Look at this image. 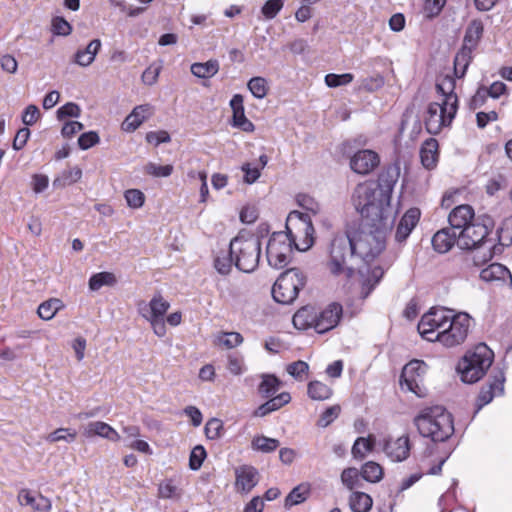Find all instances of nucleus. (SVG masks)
I'll return each instance as SVG.
<instances>
[{
	"instance_id": "1",
	"label": "nucleus",
	"mask_w": 512,
	"mask_h": 512,
	"mask_svg": "<svg viewBox=\"0 0 512 512\" xmlns=\"http://www.w3.org/2000/svg\"><path fill=\"white\" fill-rule=\"evenodd\" d=\"M450 228L457 233V245L472 250L483 245L494 229L495 223L487 214L476 215L469 204H460L448 214Z\"/></svg>"
},
{
	"instance_id": "2",
	"label": "nucleus",
	"mask_w": 512,
	"mask_h": 512,
	"mask_svg": "<svg viewBox=\"0 0 512 512\" xmlns=\"http://www.w3.org/2000/svg\"><path fill=\"white\" fill-rule=\"evenodd\" d=\"M392 221L378 222L364 220L345 232L357 257L365 262L376 258L385 249L387 233L392 228Z\"/></svg>"
},
{
	"instance_id": "3",
	"label": "nucleus",
	"mask_w": 512,
	"mask_h": 512,
	"mask_svg": "<svg viewBox=\"0 0 512 512\" xmlns=\"http://www.w3.org/2000/svg\"><path fill=\"white\" fill-rule=\"evenodd\" d=\"M351 204L361 216L360 221H394L391 205L378 192L373 180L358 183L351 194Z\"/></svg>"
},
{
	"instance_id": "4",
	"label": "nucleus",
	"mask_w": 512,
	"mask_h": 512,
	"mask_svg": "<svg viewBox=\"0 0 512 512\" xmlns=\"http://www.w3.org/2000/svg\"><path fill=\"white\" fill-rule=\"evenodd\" d=\"M418 433L434 443L445 442L454 434L452 414L440 405L422 408L413 419Z\"/></svg>"
},
{
	"instance_id": "5",
	"label": "nucleus",
	"mask_w": 512,
	"mask_h": 512,
	"mask_svg": "<svg viewBox=\"0 0 512 512\" xmlns=\"http://www.w3.org/2000/svg\"><path fill=\"white\" fill-rule=\"evenodd\" d=\"M355 257L357 255L346 232L344 234H337L329 245L328 258L325 265L332 275H343L350 279L355 275V268L352 265V260Z\"/></svg>"
},
{
	"instance_id": "6",
	"label": "nucleus",
	"mask_w": 512,
	"mask_h": 512,
	"mask_svg": "<svg viewBox=\"0 0 512 512\" xmlns=\"http://www.w3.org/2000/svg\"><path fill=\"white\" fill-rule=\"evenodd\" d=\"M492 361V350L486 344L481 343L465 354L459 361L457 370L463 382L475 383L485 375Z\"/></svg>"
},
{
	"instance_id": "7",
	"label": "nucleus",
	"mask_w": 512,
	"mask_h": 512,
	"mask_svg": "<svg viewBox=\"0 0 512 512\" xmlns=\"http://www.w3.org/2000/svg\"><path fill=\"white\" fill-rule=\"evenodd\" d=\"M230 254L235 257V266L246 273L254 271L259 264L261 241L259 236L238 235L230 242Z\"/></svg>"
},
{
	"instance_id": "8",
	"label": "nucleus",
	"mask_w": 512,
	"mask_h": 512,
	"mask_svg": "<svg viewBox=\"0 0 512 512\" xmlns=\"http://www.w3.org/2000/svg\"><path fill=\"white\" fill-rule=\"evenodd\" d=\"M286 234L299 251H306L314 244V227L308 214L292 211L286 219Z\"/></svg>"
},
{
	"instance_id": "9",
	"label": "nucleus",
	"mask_w": 512,
	"mask_h": 512,
	"mask_svg": "<svg viewBox=\"0 0 512 512\" xmlns=\"http://www.w3.org/2000/svg\"><path fill=\"white\" fill-rule=\"evenodd\" d=\"M306 285V276L298 268H291L283 273L275 281L272 287L274 300L281 304H291L296 300L300 290Z\"/></svg>"
},
{
	"instance_id": "10",
	"label": "nucleus",
	"mask_w": 512,
	"mask_h": 512,
	"mask_svg": "<svg viewBox=\"0 0 512 512\" xmlns=\"http://www.w3.org/2000/svg\"><path fill=\"white\" fill-rule=\"evenodd\" d=\"M448 323L440 331V343L445 347H455L462 344L467 338L471 317L465 312L451 310Z\"/></svg>"
},
{
	"instance_id": "11",
	"label": "nucleus",
	"mask_w": 512,
	"mask_h": 512,
	"mask_svg": "<svg viewBox=\"0 0 512 512\" xmlns=\"http://www.w3.org/2000/svg\"><path fill=\"white\" fill-rule=\"evenodd\" d=\"M458 111V106L446 104V101L432 102L428 105L424 124L427 132L432 135L439 134L443 128L449 127Z\"/></svg>"
},
{
	"instance_id": "12",
	"label": "nucleus",
	"mask_w": 512,
	"mask_h": 512,
	"mask_svg": "<svg viewBox=\"0 0 512 512\" xmlns=\"http://www.w3.org/2000/svg\"><path fill=\"white\" fill-rule=\"evenodd\" d=\"M451 309L431 307L424 313L417 325L419 334L427 341L440 343V331L448 323Z\"/></svg>"
},
{
	"instance_id": "13",
	"label": "nucleus",
	"mask_w": 512,
	"mask_h": 512,
	"mask_svg": "<svg viewBox=\"0 0 512 512\" xmlns=\"http://www.w3.org/2000/svg\"><path fill=\"white\" fill-rule=\"evenodd\" d=\"M292 243L293 241L285 232H274L266 247L269 265L277 269L285 267L289 263L293 252Z\"/></svg>"
},
{
	"instance_id": "14",
	"label": "nucleus",
	"mask_w": 512,
	"mask_h": 512,
	"mask_svg": "<svg viewBox=\"0 0 512 512\" xmlns=\"http://www.w3.org/2000/svg\"><path fill=\"white\" fill-rule=\"evenodd\" d=\"M427 366L424 361L412 360L407 363L400 376V386L404 387L414 393L418 397H425L428 393V389L425 385V374Z\"/></svg>"
},
{
	"instance_id": "15",
	"label": "nucleus",
	"mask_w": 512,
	"mask_h": 512,
	"mask_svg": "<svg viewBox=\"0 0 512 512\" xmlns=\"http://www.w3.org/2000/svg\"><path fill=\"white\" fill-rule=\"evenodd\" d=\"M504 384L505 375L503 371L498 370L491 374L485 384L482 385L476 398L475 405L477 407V411L489 404L495 397L502 396L504 393Z\"/></svg>"
},
{
	"instance_id": "16",
	"label": "nucleus",
	"mask_w": 512,
	"mask_h": 512,
	"mask_svg": "<svg viewBox=\"0 0 512 512\" xmlns=\"http://www.w3.org/2000/svg\"><path fill=\"white\" fill-rule=\"evenodd\" d=\"M343 315L342 305L336 302L330 303L323 310L316 309V332L323 334L334 329Z\"/></svg>"
},
{
	"instance_id": "17",
	"label": "nucleus",
	"mask_w": 512,
	"mask_h": 512,
	"mask_svg": "<svg viewBox=\"0 0 512 512\" xmlns=\"http://www.w3.org/2000/svg\"><path fill=\"white\" fill-rule=\"evenodd\" d=\"M412 443L408 434L385 441L383 450L393 462H402L410 456Z\"/></svg>"
},
{
	"instance_id": "18",
	"label": "nucleus",
	"mask_w": 512,
	"mask_h": 512,
	"mask_svg": "<svg viewBox=\"0 0 512 512\" xmlns=\"http://www.w3.org/2000/svg\"><path fill=\"white\" fill-rule=\"evenodd\" d=\"M380 163L379 155L370 149L357 151L350 159V168L360 175L370 174Z\"/></svg>"
},
{
	"instance_id": "19",
	"label": "nucleus",
	"mask_w": 512,
	"mask_h": 512,
	"mask_svg": "<svg viewBox=\"0 0 512 512\" xmlns=\"http://www.w3.org/2000/svg\"><path fill=\"white\" fill-rule=\"evenodd\" d=\"M260 474L252 465H241L235 469V491L248 494L258 484Z\"/></svg>"
},
{
	"instance_id": "20",
	"label": "nucleus",
	"mask_w": 512,
	"mask_h": 512,
	"mask_svg": "<svg viewBox=\"0 0 512 512\" xmlns=\"http://www.w3.org/2000/svg\"><path fill=\"white\" fill-rule=\"evenodd\" d=\"M448 452L435 453L432 447H428L419 462V469L424 475H440L442 466L449 458Z\"/></svg>"
},
{
	"instance_id": "21",
	"label": "nucleus",
	"mask_w": 512,
	"mask_h": 512,
	"mask_svg": "<svg viewBox=\"0 0 512 512\" xmlns=\"http://www.w3.org/2000/svg\"><path fill=\"white\" fill-rule=\"evenodd\" d=\"M399 168L396 166H388L384 168L378 175L375 182L378 186V192L391 205L392 193L399 178Z\"/></svg>"
},
{
	"instance_id": "22",
	"label": "nucleus",
	"mask_w": 512,
	"mask_h": 512,
	"mask_svg": "<svg viewBox=\"0 0 512 512\" xmlns=\"http://www.w3.org/2000/svg\"><path fill=\"white\" fill-rule=\"evenodd\" d=\"M421 217V211L417 207L408 209L401 217L395 232V239L398 242L405 241L418 224Z\"/></svg>"
},
{
	"instance_id": "23",
	"label": "nucleus",
	"mask_w": 512,
	"mask_h": 512,
	"mask_svg": "<svg viewBox=\"0 0 512 512\" xmlns=\"http://www.w3.org/2000/svg\"><path fill=\"white\" fill-rule=\"evenodd\" d=\"M230 106L233 112L232 125L240 128L242 131L252 132L254 130V124L245 116L243 96L241 94H235L230 100Z\"/></svg>"
},
{
	"instance_id": "24",
	"label": "nucleus",
	"mask_w": 512,
	"mask_h": 512,
	"mask_svg": "<svg viewBox=\"0 0 512 512\" xmlns=\"http://www.w3.org/2000/svg\"><path fill=\"white\" fill-rule=\"evenodd\" d=\"M18 502L22 506H31L35 512H49L52 503L49 498L39 494L33 496L28 489H21L18 493Z\"/></svg>"
},
{
	"instance_id": "25",
	"label": "nucleus",
	"mask_w": 512,
	"mask_h": 512,
	"mask_svg": "<svg viewBox=\"0 0 512 512\" xmlns=\"http://www.w3.org/2000/svg\"><path fill=\"white\" fill-rule=\"evenodd\" d=\"M152 114V107L149 104L136 106L122 123V129L126 132H133Z\"/></svg>"
},
{
	"instance_id": "26",
	"label": "nucleus",
	"mask_w": 512,
	"mask_h": 512,
	"mask_svg": "<svg viewBox=\"0 0 512 512\" xmlns=\"http://www.w3.org/2000/svg\"><path fill=\"white\" fill-rule=\"evenodd\" d=\"M420 159L422 165L432 170L437 166L439 160V143L435 138L426 139L420 148Z\"/></svg>"
},
{
	"instance_id": "27",
	"label": "nucleus",
	"mask_w": 512,
	"mask_h": 512,
	"mask_svg": "<svg viewBox=\"0 0 512 512\" xmlns=\"http://www.w3.org/2000/svg\"><path fill=\"white\" fill-rule=\"evenodd\" d=\"M456 81L451 75H445L437 79L436 91L441 96V100L446 104L458 106V96L455 93Z\"/></svg>"
},
{
	"instance_id": "28",
	"label": "nucleus",
	"mask_w": 512,
	"mask_h": 512,
	"mask_svg": "<svg viewBox=\"0 0 512 512\" xmlns=\"http://www.w3.org/2000/svg\"><path fill=\"white\" fill-rule=\"evenodd\" d=\"M84 435L87 438L99 436L112 442L120 440L119 433L111 425L103 421L90 422L84 430Z\"/></svg>"
},
{
	"instance_id": "29",
	"label": "nucleus",
	"mask_w": 512,
	"mask_h": 512,
	"mask_svg": "<svg viewBox=\"0 0 512 512\" xmlns=\"http://www.w3.org/2000/svg\"><path fill=\"white\" fill-rule=\"evenodd\" d=\"M432 246L439 253H447L457 243V233L450 227L442 228L432 237Z\"/></svg>"
},
{
	"instance_id": "30",
	"label": "nucleus",
	"mask_w": 512,
	"mask_h": 512,
	"mask_svg": "<svg viewBox=\"0 0 512 512\" xmlns=\"http://www.w3.org/2000/svg\"><path fill=\"white\" fill-rule=\"evenodd\" d=\"M292 322L298 330L313 328L316 331V308L310 305L301 307L293 315Z\"/></svg>"
},
{
	"instance_id": "31",
	"label": "nucleus",
	"mask_w": 512,
	"mask_h": 512,
	"mask_svg": "<svg viewBox=\"0 0 512 512\" xmlns=\"http://www.w3.org/2000/svg\"><path fill=\"white\" fill-rule=\"evenodd\" d=\"M481 280L485 282L502 281L512 284V275L510 271L500 263H492L480 272Z\"/></svg>"
},
{
	"instance_id": "32",
	"label": "nucleus",
	"mask_w": 512,
	"mask_h": 512,
	"mask_svg": "<svg viewBox=\"0 0 512 512\" xmlns=\"http://www.w3.org/2000/svg\"><path fill=\"white\" fill-rule=\"evenodd\" d=\"M484 34V24L480 19H473L467 26L463 38V44L473 50L478 47Z\"/></svg>"
},
{
	"instance_id": "33",
	"label": "nucleus",
	"mask_w": 512,
	"mask_h": 512,
	"mask_svg": "<svg viewBox=\"0 0 512 512\" xmlns=\"http://www.w3.org/2000/svg\"><path fill=\"white\" fill-rule=\"evenodd\" d=\"M101 41L94 39L84 48L79 49L74 55V61L80 66L86 67L92 64L95 60V56L101 49Z\"/></svg>"
},
{
	"instance_id": "34",
	"label": "nucleus",
	"mask_w": 512,
	"mask_h": 512,
	"mask_svg": "<svg viewBox=\"0 0 512 512\" xmlns=\"http://www.w3.org/2000/svg\"><path fill=\"white\" fill-rule=\"evenodd\" d=\"M375 436L369 435L368 437H358L351 449V453L354 459L363 460L369 453L374 450L375 447Z\"/></svg>"
},
{
	"instance_id": "35",
	"label": "nucleus",
	"mask_w": 512,
	"mask_h": 512,
	"mask_svg": "<svg viewBox=\"0 0 512 512\" xmlns=\"http://www.w3.org/2000/svg\"><path fill=\"white\" fill-rule=\"evenodd\" d=\"M473 49L462 45L454 58V74L458 78L464 77L472 61Z\"/></svg>"
},
{
	"instance_id": "36",
	"label": "nucleus",
	"mask_w": 512,
	"mask_h": 512,
	"mask_svg": "<svg viewBox=\"0 0 512 512\" xmlns=\"http://www.w3.org/2000/svg\"><path fill=\"white\" fill-rule=\"evenodd\" d=\"M383 275L384 270L381 266H374L368 270V275L363 279L361 284V294L363 298H367L370 295Z\"/></svg>"
},
{
	"instance_id": "37",
	"label": "nucleus",
	"mask_w": 512,
	"mask_h": 512,
	"mask_svg": "<svg viewBox=\"0 0 512 512\" xmlns=\"http://www.w3.org/2000/svg\"><path fill=\"white\" fill-rule=\"evenodd\" d=\"M372 505L373 499L367 493L353 491L349 496V506L353 512H369Z\"/></svg>"
},
{
	"instance_id": "38",
	"label": "nucleus",
	"mask_w": 512,
	"mask_h": 512,
	"mask_svg": "<svg viewBox=\"0 0 512 512\" xmlns=\"http://www.w3.org/2000/svg\"><path fill=\"white\" fill-rule=\"evenodd\" d=\"M149 307V315L143 314V316L146 319H160L164 317L170 308V303L160 293H157L150 300Z\"/></svg>"
},
{
	"instance_id": "39",
	"label": "nucleus",
	"mask_w": 512,
	"mask_h": 512,
	"mask_svg": "<svg viewBox=\"0 0 512 512\" xmlns=\"http://www.w3.org/2000/svg\"><path fill=\"white\" fill-rule=\"evenodd\" d=\"M282 382L273 374H263L262 380L258 386V393L263 398H270L280 388Z\"/></svg>"
},
{
	"instance_id": "40",
	"label": "nucleus",
	"mask_w": 512,
	"mask_h": 512,
	"mask_svg": "<svg viewBox=\"0 0 512 512\" xmlns=\"http://www.w3.org/2000/svg\"><path fill=\"white\" fill-rule=\"evenodd\" d=\"M307 393L312 400L324 401L332 396L333 391L327 384L314 380L308 383Z\"/></svg>"
},
{
	"instance_id": "41",
	"label": "nucleus",
	"mask_w": 512,
	"mask_h": 512,
	"mask_svg": "<svg viewBox=\"0 0 512 512\" xmlns=\"http://www.w3.org/2000/svg\"><path fill=\"white\" fill-rule=\"evenodd\" d=\"M244 341L243 336L239 332H219L214 340V344L226 349H233L240 346Z\"/></svg>"
},
{
	"instance_id": "42",
	"label": "nucleus",
	"mask_w": 512,
	"mask_h": 512,
	"mask_svg": "<svg viewBox=\"0 0 512 512\" xmlns=\"http://www.w3.org/2000/svg\"><path fill=\"white\" fill-rule=\"evenodd\" d=\"M219 71V62L216 59L208 60L205 63H194L191 65V73L203 79L213 77Z\"/></svg>"
},
{
	"instance_id": "43",
	"label": "nucleus",
	"mask_w": 512,
	"mask_h": 512,
	"mask_svg": "<svg viewBox=\"0 0 512 512\" xmlns=\"http://www.w3.org/2000/svg\"><path fill=\"white\" fill-rule=\"evenodd\" d=\"M64 307L62 300L58 298H50L42 302L38 309V316L45 321L51 320L56 313Z\"/></svg>"
},
{
	"instance_id": "44",
	"label": "nucleus",
	"mask_w": 512,
	"mask_h": 512,
	"mask_svg": "<svg viewBox=\"0 0 512 512\" xmlns=\"http://www.w3.org/2000/svg\"><path fill=\"white\" fill-rule=\"evenodd\" d=\"M310 494V485L308 483H301L294 487L292 491L285 498V507L291 508L292 506L303 503Z\"/></svg>"
},
{
	"instance_id": "45",
	"label": "nucleus",
	"mask_w": 512,
	"mask_h": 512,
	"mask_svg": "<svg viewBox=\"0 0 512 512\" xmlns=\"http://www.w3.org/2000/svg\"><path fill=\"white\" fill-rule=\"evenodd\" d=\"M383 468L374 461H368L361 467L362 479L370 483H377L383 478Z\"/></svg>"
},
{
	"instance_id": "46",
	"label": "nucleus",
	"mask_w": 512,
	"mask_h": 512,
	"mask_svg": "<svg viewBox=\"0 0 512 512\" xmlns=\"http://www.w3.org/2000/svg\"><path fill=\"white\" fill-rule=\"evenodd\" d=\"M116 283V276L112 272H99L90 277L89 288L92 291H98L103 286H114Z\"/></svg>"
},
{
	"instance_id": "47",
	"label": "nucleus",
	"mask_w": 512,
	"mask_h": 512,
	"mask_svg": "<svg viewBox=\"0 0 512 512\" xmlns=\"http://www.w3.org/2000/svg\"><path fill=\"white\" fill-rule=\"evenodd\" d=\"M361 470L355 467L345 468L341 473L342 484L350 491L361 486Z\"/></svg>"
},
{
	"instance_id": "48",
	"label": "nucleus",
	"mask_w": 512,
	"mask_h": 512,
	"mask_svg": "<svg viewBox=\"0 0 512 512\" xmlns=\"http://www.w3.org/2000/svg\"><path fill=\"white\" fill-rule=\"evenodd\" d=\"M280 445V442L275 438H269L266 436H255L252 439L251 446L254 450L261 451L264 453H270L275 451Z\"/></svg>"
},
{
	"instance_id": "49",
	"label": "nucleus",
	"mask_w": 512,
	"mask_h": 512,
	"mask_svg": "<svg viewBox=\"0 0 512 512\" xmlns=\"http://www.w3.org/2000/svg\"><path fill=\"white\" fill-rule=\"evenodd\" d=\"M248 89L254 97L258 99L264 98L268 93L267 80L263 77H253L248 81Z\"/></svg>"
},
{
	"instance_id": "50",
	"label": "nucleus",
	"mask_w": 512,
	"mask_h": 512,
	"mask_svg": "<svg viewBox=\"0 0 512 512\" xmlns=\"http://www.w3.org/2000/svg\"><path fill=\"white\" fill-rule=\"evenodd\" d=\"M233 254H230V250L228 252H222L217 255L214 259V267L218 271V273L222 275H227L230 273L232 269V260Z\"/></svg>"
},
{
	"instance_id": "51",
	"label": "nucleus",
	"mask_w": 512,
	"mask_h": 512,
	"mask_svg": "<svg viewBox=\"0 0 512 512\" xmlns=\"http://www.w3.org/2000/svg\"><path fill=\"white\" fill-rule=\"evenodd\" d=\"M127 205L132 209L141 208L145 202V195L139 189H128L124 192Z\"/></svg>"
},
{
	"instance_id": "52",
	"label": "nucleus",
	"mask_w": 512,
	"mask_h": 512,
	"mask_svg": "<svg viewBox=\"0 0 512 512\" xmlns=\"http://www.w3.org/2000/svg\"><path fill=\"white\" fill-rule=\"evenodd\" d=\"M286 371L296 380L302 381L304 377L308 374L309 365L305 361L298 360L288 364L286 367Z\"/></svg>"
},
{
	"instance_id": "53",
	"label": "nucleus",
	"mask_w": 512,
	"mask_h": 512,
	"mask_svg": "<svg viewBox=\"0 0 512 512\" xmlns=\"http://www.w3.org/2000/svg\"><path fill=\"white\" fill-rule=\"evenodd\" d=\"M354 79V75L351 73L334 74L329 73L325 76V83L328 87L336 88L339 86L347 85Z\"/></svg>"
},
{
	"instance_id": "54",
	"label": "nucleus",
	"mask_w": 512,
	"mask_h": 512,
	"mask_svg": "<svg viewBox=\"0 0 512 512\" xmlns=\"http://www.w3.org/2000/svg\"><path fill=\"white\" fill-rule=\"evenodd\" d=\"M76 437H77L76 430H71L68 428H58L55 431H53L52 433H50L46 439H47V441H49L51 443H55V442H58L61 440H64L67 442H72L76 439Z\"/></svg>"
},
{
	"instance_id": "55",
	"label": "nucleus",
	"mask_w": 512,
	"mask_h": 512,
	"mask_svg": "<svg viewBox=\"0 0 512 512\" xmlns=\"http://www.w3.org/2000/svg\"><path fill=\"white\" fill-rule=\"evenodd\" d=\"M283 6V0H267L261 8V13L265 19H274Z\"/></svg>"
},
{
	"instance_id": "56",
	"label": "nucleus",
	"mask_w": 512,
	"mask_h": 512,
	"mask_svg": "<svg viewBox=\"0 0 512 512\" xmlns=\"http://www.w3.org/2000/svg\"><path fill=\"white\" fill-rule=\"evenodd\" d=\"M144 170L146 174L154 177H168L173 173L174 168L170 164L157 165L155 163L149 162L146 164Z\"/></svg>"
},
{
	"instance_id": "57",
	"label": "nucleus",
	"mask_w": 512,
	"mask_h": 512,
	"mask_svg": "<svg viewBox=\"0 0 512 512\" xmlns=\"http://www.w3.org/2000/svg\"><path fill=\"white\" fill-rule=\"evenodd\" d=\"M340 412L341 408L339 405L328 407L321 413L317 425L323 428L327 427L339 416Z\"/></svg>"
},
{
	"instance_id": "58",
	"label": "nucleus",
	"mask_w": 512,
	"mask_h": 512,
	"mask_svg": "<svg viewBox=\"0 0 512 512\" xmlns=\"http://www.w3.org/2000/svg\"><path fill=\"white\" fill-rule=\"evenodd\" d=\"M205 458H206L205 448L201 445L195 446L190 453V458H189L190 468L192 470H198L202 466Z\"/></svg>"
},
{
	"instance_id": "59",
	"label": "nucleus",
	"mask_w": 512,
	"mask_h": 512,
	"mask_svg": "<svg viewBox=\"0 0 512 512\" xmlns=\"http://www.w3.org/2000/svg\"><path fill=\"white\" fill-rule=\"evenodd\" d=\"M222 431L223 422L220 419L212 418L205 425V434L211 440L219 438Z\"/></svg>"
},
{
	"instance_id": "60",
	"label": "nucleus",
	"mask_w": 512,
	"mask_h": 512,
	"mask_svg": "<svg viewBox=\"0 0 512 512\" xmlns=\"http://www.w3.org/2000/svg\"><path fill=\"white\" fill-rule=\"evenodd\" d=\"M72 26L63 17L57 16L52 20V32L55 35L67 36L71 33Z\"/></svg>"
},
{
	"instance_id": "61",
	"label": "nucleus",
	"mask_w": 512,
	"mask_h": 512,
	"mask_svg": "<svg viewBox=\"0 0 512 512\" xmlns=\"http://www.w3.org/2000/svg\"><path fill=\"white\" fill-rule=\"evenodd\" d=\"M80 113L81 109L76 103L68 102L57 110V118L63 120L66 117H79Z\"/></svg>"
},
{
	"instance_id": "62",
	"label": "nucleus",
	"mask_w": 512,
	"mask_h": 512,
	"mask_svg": "<svg viewBox=\"0 0 512 512\" xmlns=\"http://www.w3.org/2000/svg\"><path fill=\"white\" fill-rule=\"evenodd\" d=\"M40 118V111L38 107L34 104L28 105L23 114H22V121L27 126L34 125L38 119Z\"/></svg>"
},
{
	"instance_id": "63",
	"label": "nucleus",
	"mask_w": 512,
	"mask_h": 512,
	"mask_svg": "<svg viewBox=\"0 0 512 512\" xmlns=\"http://www.w3.org/2000/svg\"><path fill=\"white\" fill-rule=\"evenodd\" d=\"M446 0H425L424 12L427 17L432 18L437 16L443 9Z\"/></svg>"
},
{
	"instance_id": "64",
	"label": "nucleus",
	"mask_w": 512,
	"mask_h": 512,
	"mask_svg": "<svg viewBox=\"0 0 512 512\" xmlns=\"http://www.w3.org/2000/svg\"><path fill=\"white\" fill-rule=\"evenodd\" d=\"M99 136L96 132L90 131L80 135L78 145L81 149L87 150L99 142Z\"/></svg>"
}]
</instances>
